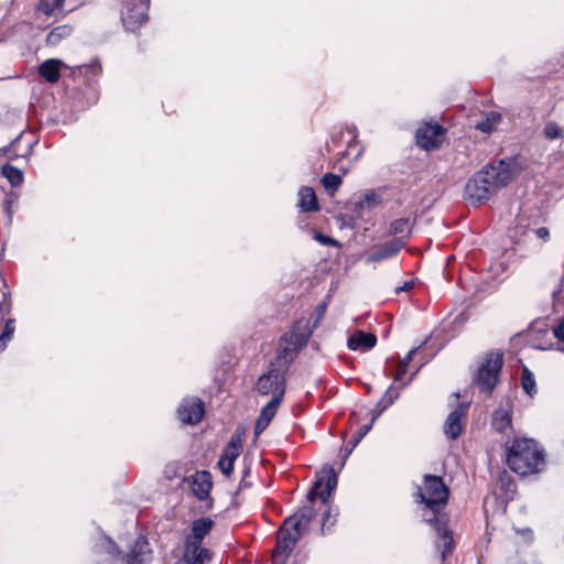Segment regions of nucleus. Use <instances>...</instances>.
Wrapping results in <instances>:
<instances>
[{
  "label": "nucleus",
  "instance_id": "nucleus-1",
  "mask_svg": "<svg viewBox=\"0 0 564 564\" xmlns=\"http://www.w3.org/2000/svg\"><path fill=\"white\" fill-rule=\"evenodd\" d=\"M337 475L334 468L322 471L313 489L308 492L310 505L302 507L294 514L288 517L278 533V543L272 556V564H284L301 536L307 531L315 511L312 506L316 498L327 505L329 497L337 487Z\"/></svg>",
  "mask_w": 564,
  "mask_h": 564
},
{
  "label": "nucleus",
  "instance_id": "nucleus-2",
  "mask_svg": "<svg viewBox=\"0 0 564 564\" xmlns=\"http://www.w3.org/2000/svg\"><path fill=\"white\" fill-rule=\"evenodd\" d=\"M507 464L517 474H535L544 464V454L533 440L516 438L508 448Z\"/></svg>",
  "mask_w": 564,
  "mask_h": 564
},
{
  "label": "nucleus",
  "instance_id": "nucleus-3",
  "mask_svg": "<svg viewBox=\"0 0 564 564\" xmlns=\"http://www.w3.org/2000/svg\"><path fill=\"white\" fill-rule=\"evenodd\" d=\"M213 525L214 521L209 518H199L193 522L183 554L186 564H206L212 560L210 551L202 546V541L212 531Z\"/></svg>",
  "mask_w": 564,
  "mask_h": 564
},
{
  "label": "nucleus",
  "instance_id": "nucleus-4",
  "mask_svg": "<svg viewBox=\"0 0 564 564\" xmlns=\"http://www.w3.org/2000/svg\"><path fill=\"white\" fill-rule=\"evenodd\" d=\"M416 501L424 503L426 509L432 512V517L436 519V514L445 507L448 500V489L438 476L425 475L423 485L417 488Z\"/></svg>",
  "mask_w": 564,
  "mask_h": 564
},
{
  "label": "nucleus",
  "instance_id": "nucleus-5",
  "mask_svg": "<svg viewBox=\"0 0 564 564\" xmlns=\"http://www.w3.org/2000/svg\"><path fill=\"white\" fill-rule=\"evenodd\" d=\"M503 357L500 351H491L485 355L474 377V384L484 393L490 394L499 381Z\"/></svg>",
  "mask_w": 564,
  "mask_h": 564
},
{
  "label": "nucleus",
  "instance_id": "nucleus-6",
  "mask_svg": "<svg viewBox=\"0 0 564 564\" xmlns=\"http://www.w3.org/2000/svg\"><path fill=\"white\" fill-rule=\"evenodd\" d=\"M313 328L308 319H301L295 323L292 330L283 337L284 346L281 348L278 355L279 360L293 359L295 354L308 341Z\"/></svg>",
  "mask_w": 564,
  "mask_h": 564
},
{
  "label": "nucleus",
  "instance_id": "nucleus-7",
  "mask_svg": "<svg viewBox=\"0 0 564 564\" xmlns=\"http://www.w3.org/2000/svg\"><path fill=\"white\" fill-rule=\"evenodd\" d=\"M512 165V162L501 160L485 166L479 173L496 192L511 181L513 176Z\"/></svg>",
  "mask_w": 564,
  "mask_h": 564
},
{
  "label": "nucleus",
  "instance_id": "nucleus-8",
  "mask_svg": "<svg viewBox=\"0 0 564 564\" xmlns=\"http://www.w3.org/2000/svg\"><path fill=\"white\" fill-rule=\"evenodd\" d=\"M257 390L263 395H279V400H282L285 390L284 370L271 366L270 369L258 379Z\"/></svg>",
  "mask_w": 564,
  "mask_h": 564
},
{
  "label": "nucleus",
  "instance_id": "nucleus-9",
  "mask_svg": "<svg viewBox=\"0 0 564 564\" xmlns=\"http://www.w3.org/2000/svg\"><path fill=\"white\" fill-rule=\"evenodd\" d=\"M148 0H128L122 12V22L128 31H135L147 19Z\"/></svg>",
  "mask_w": 564,
  "mask_h": 564
},
{
  "label": "nucleus",
  "instance_id": "nucleus-10",
  "mask_svg": "<svg viewBox=\"0 0 564 564\" xmlns=\"http://www.w3.org/2000/svg\"><path fill=\"white\" fill-rule=\"evenodd\" d=\"M494 193L492 187L484 180L480 173L474 175L465 186V197L473 204L487 200Z\"/></svg>",
  "mask_w": 564,
  "mask_h": 564
},
{
  "label": "nucleus",
  "instance_id": "nucleus-11",
  "mask_svg": "<svg viewBox=\"0 0 564 564\" xmlns=\"http://www.w3.org/2000/svg\"><path fill=\"white\" fill-rule=\"evenodd\" d=\"M444 132L440 124L425 123L416 131L417 144L425 150L437 148L442 143Z\"/></svg>",
  "mask_w": 564,
  "mask_h": 564
},
{
  "label": "nucleus",
  "instance_id": "nucleus-12",
  "mask_svg": "<svg viewBox=\"0 0 564 564\" xmlns=\"http://www.w3.org/2000/svg\"><path fill=\"white\" fill-rule=\"evenodd\" d=\"M241 449L242 443L240 437H231L217 463V466L225 476L229 477L231 475L235 460L239 457Z\"/></svg>",
  "mask_w": 564,
  "mask_h": 564
},
{
  "label": "nucleus",
  "instance_id": "nucleus-13",
  "mask_svg": "<svg viewBox=\"0 0 564 564\" xmlns=\"http://www.w3.org/2000/svg\"><path fill=\"white\" fill-rule=\"evenodd\" d=\"M178 417L183 423L197 424L204 415V404L197 399H185L177 410Z\"/></svg>",
  "mask_w": 564,
  "mask_h": 564
},
{
  "label": "nucleus",
  "instance_id": "nucleus-14",
  "mask_svg": "<svg viewBox=\"0 0 564 564\" xmlns=\"http://www.w3.org/2000/svg\"><path fill=\"white\" fill-rule=\"evenodd\" d=\"M467 403H460L447 416L444 423V434L451 440L457 438L463 431V419L466 415Z\"/></svg>",
  "mask_w": 564,
  "mask_h": 564
},
{
  "label": "nucleus",
  "instance_id": "nucleus-15",
  "mask_svg": "<svg viewBox=\"0 0 564 564\" xmlns=\"http://www.w3.org/2000/svg\"><path fill=\"white\" fill-rule=\"evenodd\" d=\"M213 487L212 475L209 471L202 470L192 476V490L199 500L209 497Z\"/></svg>",
  "mask_w": 564,
  "mask_h": 564
},
{
  "label": "nucleus",
  "instance_id": "nucleus-16",
  "mask_svg": "<svg viewBox=\"0 0 564 564\" xmlns=\"http://www.w3.org/2000/svg\"><path fill=\"white\" fill-rule=\"evenodd\" d=\"M282 400H279L278 397H271V400L268 404L262 409L260 416L258 417L254 425L256 435H260L270 424L271 420L274 417L275 412L280 405Z\"/></svg>",
  "mask_w": 564,
  "mask_h": 564
},
{
  "label": "nucleus",
  "instance_id": "nucleus-17",
  "mask_svg": "<svg viewBox=\"0 0 564 564\" xmlns=\"http://www.w3.org/2000/svg\"><path fill=\"white\" fill-rule=\"evenodd\" d=\"M424 520L429 523H434L435 530L437 534L440 535L442 542V557L445 558V556L452 552L454 547V540L452 536L451 531L447 530L446 524L444 522H441L437 518H427L426 514H424Z\"/></svg>",
  "mask_w": 564,
  "mask_h": 564
},
{
  "label": "nucleus",
  "instance_id": "nucleus-18",
  "mask_svg": "<svg viewBox=\"0 0 564 564\" xmlns=\"http://www.w3.org/2000/svg\"><path fill=\"white\" fill-rule=\"evenodd\" d=\"M403 247V242L400 239H394L371 252L368 256V262H378L395 256Z\"/></svg>",
  "mask_w": 564,
  "mask_h": 564
},
{
  "label": "nucleus",
  "instance_id": "nucleus-19",
  "mask_svg": "<svg viewBox=\"0 0 564 564\" xmlns=\"http://www.w3.org/2000/svg\"><path fill=\"white\" fill-rule=\"evenodd\" d=\"M63 63L57 58H50L43 62L39 67V74L48 83H56L61 76V67Z\"/></svg>",
  "mask_w": 564,
  "mask_h": 564
},
{
  "label": "nucleus",
  "instance_id": "nucleus-20",
  "mask_svg": "<svg viewBox=\"0 0 564 564\" xmlns=\"http://www.w3.org/2000/svg\"><path fill=\"white\" fill-rule=\"evenodd\" d=\"M377 343V338L371 333L356 332L348 339V347L351 350H366L372 348Z\"/></svg>",
  "mask_w": 564,
  "mask_h": 564
},
{
  "label": "nucleus",
  "instance_id": "nucleus-21",
  "mask_svg": "<svg viewBox=\"0 0 564 564\" xmlns=\"http://www.w3.org/2000/svg\"><path fill=\"white\" fill-rule=\"evenodd\" d=\"M299 208L301 212L318 210V202L316 194L312 187H302L299 191Z\"/></svg>",
  "mask_w": 564,
  "mask_h": 564
},
{
  "label": "nucleus",
  "instance_id": "nucleus-22",
  "mask_svg": "<svg viewBox=\"0 0 564 564\" xmlns=\"http://www.w3.org/2000/svg\"><path fill=\"white\" fill-rule=\"evenodd\" d=\"M1 174L12 186H20L23 182V172L11 164H4Z\"/></svg>",
  "mask_w": 564,
  "mask_h": 564
},
{
  "label": "nucleus",
  "instance_id": "nucleus-23",
  "mask_svg": "<svg viewBox=\"0 0 564 564\" xmlns=\"http://www.w3.org/2000/svg\"><path fill=\"white\" fill-rule=\"evenodd\" d=\"M380 413H373L368 424L362 425L357 433L354 435L350 447L347 449L346 457L352 452V449L359 444V442L370 432L375 421L378 419Z\"/></svg>",
  "mask_w": 564,
  "mask_h": 564
},
{
  "label": "nucleus",
  "instance_id": "nucleus-24",
  "mask_svg": "<svg viewBox=\"0 0 564 564\" xmlns=\"http://www.w3.org/2000/svg\"><path fill=\"white\" fill-rule=\"evenodd\" d=\"M72 29L68 25H59L54 28L46 36L48 45H57L63 39L68 37Z\"/></svg>",
  "mask_w": 564,
  "mask_h": 564
},
{
  "label": "nucleus",
  "instance_id": "nucleus-25",
  "mask_svg": "<svg viewBox=\"0 0 564 564\" xmlns=\"http://www.w3.org/2000/svg\"><path fill=\"white\" fill-rule=\"evenodd\" d=\"M492 425L498 432H505L511 425V417L503 409H498L494 412Z\"/></svg>",
  "mask_w": 564,
  "mask_h": 564
},
{
  "label": "nucleus",
  "instance_id": "nucleus-26",
  "mask_svg": "<svg viewBox=\"0 0 564 564\" xmlns=\"http://www.w3.org/2000/svg\"><path fill=\"white\" fill-rule=\"evenodd\" d=\"M500 120L501 115L496 111H491L486 116L484 120L479 121L476 124V128L482 132L488 133L495 129V127L500 122Z\"/></svg>",
  "mask_w": 564,
  "mask_h": 564
},
{
  "label": "nucleus",
  "instance_id": "nucleus-27",
  "mask_svg": "<svg viewBox=\"0 0 564 564\" xmlns=\"http://www.w3.org/2000/svg\"><path fill=\"white\" fill-rule=\"evenodd\" d=\"M521 387L531 397L536 393L534 375L527 367L522 370Z\"/></svg>",
  "mask_w": 564,
  "mask_h": 564
},
{
  "label": "nucleus",
  "instance_id": "nucleus-28",
  "mask_svg": "<svg viewBox=\"0 0 564 564\" xmlns=\"http://www.w3.org/2000/svg\"><path fill=\"white\" fill-rule=\"evenodd\" d=\"M322 184L329 194H334L340 186L343 180L339 175L327 173L322 177Z\"/></svg>",
  "mask_w": 564,
  "mask_h": 564
},
{
  "label": "nucleus",
  "instance_id": "nucleus-29",
  "mask_svg": "<svg viewBox=\"0 0 564 564\" xmlns=\"http://www.w3.org/2000/svg\"><path fill=\"white\" fill-rule=\"evenodd\" d=\"M64 0H40L37 10L46 15H52L56 10L62 8Z\"/></svg>",
  "mask_w": 564,
  "mask_h": 564
},
{
  "label": "nucleus",
  "instance_id": "nucleus-30",
  "mask_svg": "<svg viewBox=\"0 0 564 564\" xmlns=\"http://www.w3.org/2000/svg\"><path fill=\"white\" fill-rule=\"evenodd\" d=\"M563 129L556 122H547L543 129V134L547 140H556L563 137Z\"/></svg>",
  "mask_w": 564,
  "mask_h": 564
},
{
  "label": "nucleus",
  "instance_id": "nucleus-31",
  "mask_svg": "<svg viewBox=\"0 0 564 564\" xmlns=\"http://www.w3.org/2000/svg\"><path fill=\"white\" fill-rule=\"evenodd\" d=\"M13 333H14L13 321L9 319L6 323L4 330L2 332V334L0 336V351H2L7 347V344H8V341L11 340Z\"/></svg>",
  "mask_w": 564,
  "mask_h": 564
},
{
  "label": "nucleus",
  "instance_id": "nucleus-32",
  "mask_svg": "<svg viewBox=\"0 0 564 564\" xmlns=\"http://www.w3.org/2000/svg\"><path fill=\"white\" fill-rule=\"evenodd\" d=\"M409 229V220L405 218H400L391 223L390 232L393 235L403 234Z\"/></svg>",
  "mask_w": 564,
  "mask_h": 564
},
{
  "label": "nucleus",
  "instance_id": "nucleus-33",
  "mask_svg": "<svg viewBox=\"0 0 564 564\" xmlns=\"http://www.w3.org/2000/svg\"><path fill=\"white\" fill-rule=\"evenodd\" d=\"M347 132L350 134L351 139L348 143V149L345 153L346 156H350L351 154V151L358 147V142H357V130L356 128H350V129H347Z\"/></svg>",
  "mask_w": 564,
  "mask_h": 564
},
{
  "label": "nucleus",
  "instance_id": "nucleus-34",
  "mask_svg": "<svg viewBox=\"0 0 564 564\" xmlns=\"http://www.w3.org/2000/svg\"><path fill=\"white\" fill-rule=\"evenodd\" d=\"M378 199H379V196L376 193H373V192L368 193L364 197L362 205H365L367 207H372L373 205H376L378 203Z\"/></svg>",
  "mask_w": 564,
  "mask_h": 564
},
{
  "label": "nucleus",
  "instance_id": "nucleus-35",
  "mask_svg": "<svg viewBox=\"0 0 564 564\" xmlns=\"http://www.w3.org/2000/svg\"><path fill=\"white\" fill-rule=\"evenodd\" d=\"M315 239L325 246H335L337 245V241L330 237L324 236L323 234L316 232Z\"/></svg>",
  "mask_w": 564,
  "mask_h": 564
},
{
  "label": "nucleus",
  "instance_id": "nucleus-36",
  "mask_svg": "<svg viewBox=\"0 0 564 564\" xmlns=\"http://www.w3.org/2000/svg\"><path fill=\"white\" fill-rule=\"evenodd\" d=\"M406 371H408V365L399 362L398 370L394 375V381L395 382L402 381L403 376L406 373Z\"/></svg>",
  "mask_w": 564,
  "mask_h": 564
},
{
  "label": "nucleus",
  "instance_id": "nucleus-37",
  "mask_svg": "<svg viewBox=\"0 0 564 564\" xmlns=\"http://www.w3.org/2000/svg\"><path fill=\"white\" fill-rule=\"evenodd\" d=\"M535 236L543 241H547L550 239V231L546 227H540L534 231Z\"/></svg>",
  "mask_w": 564,
  "mask_h": 564
},
{
  "label": "nucleus",
  "instance_id": "nucleus-38",
  "mask_svg": "<svg viewBox=\"0 0 564 564\" xmlns=\"http://www.w3.org/2000/svg\"><path fill=\"white\" fill-rule=\"evenodd\" d=\"M413 281H406L402 285L395 288V293L406 292L413 288Z\"/></svg>",
  "mask_w": 564,
  "mask_h": 564
},
{
  "label": "nucleus",
  "instance_id": "nucleus-39",
  "mask_svg": "<svg viewBox=\"0 0 564 564\" xmlns=\"http://www.w3.org/2000/svg\"><path fill=\"white\" fill-rule=\"evenodd\" d=\"M330 518H332V511L328 509L327 511H325L324 517H323L322 530H324L328 525Z\"/></svg>",
  "mask_w": 564,
  "mask_h": 564
},
{
  "label": "nucleus",
  "instance_id": "nucleus-40",
  "mask_svg": "<svg viewBox=\"0 0 564 564\" xmlns=\"http://www.w3.org/2000/svg\"><path fill=\"white\" fill-rule=\"evenodd\" d=\"M415 352H416V348H414V349L410 350V351L408 352V355H406L402 360H400V362L405 364V365H408V366H409V364H410V361L412 360V358H413V356H414V354H415Z\"/></svg>",
  "mask_w": 564,
  "mask_h": 564
},
{
  "label": "nucleus",
  "instance_id": "nucleus-41",
  "mask_svg": "<svg viewBox=\"0 0 564 564\" xmlns=\"http://www.w3.org/2000/svg\"><path fill=\"white\" fill-rule=\"evenodd\" d=\"M361 152H362V149L361 148H358L356 153L354 154V160L358 159L360 155H361Z\"/></svg>",
  "mask_w": 564,
  "mask_h": 564
},
{
  "label": "nucleus",
  "instance_id": "nucleus-42",
  "mask_svg": "<svg viewBox=\"0 0 564 564\" xmlns=\"http://www.w3.org/2000/svg\"><path fill=\"white\" fill-rule=\"evenodd\" d=\"M398 395H399V394L397 393L394 397H391V398L389 399V401H388V405L392 404V403H393V401H394V399H395V398H398Z\"/></svg>",
  "mask_w": 564,
  "mask_h": 564
},
{
  "label": "nucleus",
  "instance_id": "nucleus-43",
  "mask_svg": "<svg viewBox=\"0 0 564 564\" xmlns=\"http://www.w3.org/2000/svg\"><path fill=\"white\" fill-rule=\"evenodd\" d=\"M393 389H394V387L390 386L389 389L387 390V394H390L393 391Z\"/></svg>",
  "mask_w": 564,
  "mask_h": 564
},
{
  "label": "nucleus",
  "instance_id": "nucleus-44",
  "mask_svg": "<svg viewBox=\"0 0 564 564\" xmlns=\"http://www.w3.org/2000/svg\"><path fill=\"white\" fill-rule=\"evenodd\" d=\"M386 408H388V403H387V404H384V406H382V408H381V410H380V411H378L377 413H381L382 411H384V410H386Z\"/></svg>",
  "mask_w": 564,
  "mask_h": 564
},
{
  "label": "nucleus",
  "instance_id": "nucleus-45",
  "mask_svg": "<svg viewBox=\"0 0 564 564\" xmlns=\"http://www.w3.org/2000/svg\"><path fill=\"white\" fill-rule=\"evenodd\" d=\"M386 408H388V403H387V404H384V406H382V408H381V410H380V411H378L377 413H381L382 411H384V410H386Z\"/></svg>",
  "mask_w": 564,
  "mask_h": 564
},
{
  "label": "nucleus",
  "instance_id": "nucleus-46",
  "mask_svg": "<svg viewBox=\"0 0 564 564\" xmlns=\"http://www.w3.org/2000/svg\"><path fill=\"white\" fill-rule=\"evenodd\" d=\"M386 408H388V403H387V404H384V406H382V408H381V410H380V411H378L377 413H381L382 411H384V410H386Z\"/></svg>",
  "mask_w": 564,
  "mask_h": 564
},
{
  "label": "nucleus",
  "instance_id": "nucleus-47",
  "mask_svg": "<svg viewBox=\"0 0 564 564\" xmlns=\"http://www.w3.org/2000/svg\"><path fill=\"white\" fill-rule=\"evenodd\" d=\"M411 380H412V378H410L406 382H403V383H402V387L408 386V383H409Z\"/></svg>",
  "mask_w": 564,
  "mask_h": 564
},
{
  "label": "nucleus",
  "instance_id": "nucleus-48",
  "mask_svg": "<svg viewBox=\"0 0 564 564\" xmlns=\"http://www.w3.org/2000/svg\"><path fill=\"white\" fill-rule=\"evenodd\" d=\"M10 205H11V204H10V202H8V203L6 204V208H7L8 210L10 209Z\"/></svg>",
  "mask_w": 564,
  "mask_h": 564
}]
</instances>
